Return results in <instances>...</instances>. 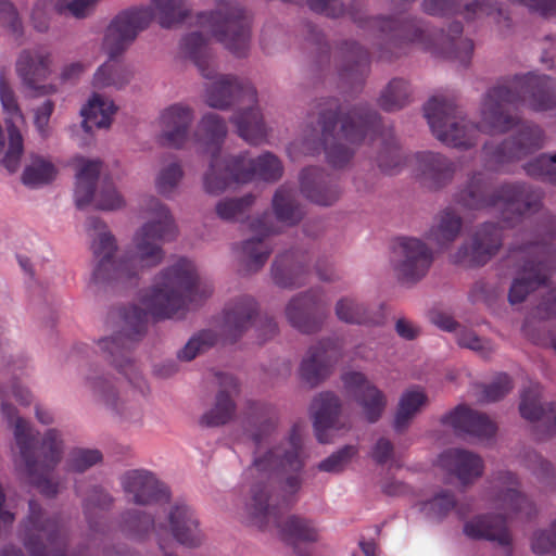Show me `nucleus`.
I'll use <instances>...</instances> for the list:
<instances>
[{"mask_svg": "<svg viewBox=\"0 0 556 556\" xmlns=\"http://www.w3.org/2000/svg\"><path fill=\"white\" fill-rule=\"evenodd\" d=\"M526 105L535 112L556 108V80L547 75L527 73L500 80L490 88L480 106V121L470 123L454 98L434 96L425 104V117L433 136L443 144L468 149L479 132L505 134L519 124L509 106Z\"/></svg>", "mask_w": 556, "mask_h": 556, "instance_id": "1", "label": "nucleus"}, {"mask_svg": "<svg viewBox=\"0 0 556 556\" xmlns=\"http://www.w3.org/2000/svg\"><path fill=\"white\" fill-rule=\"evenodd\" d=\"M213 292L210 285L200 281L192 262L180 258L162 270L154 285L141 296L144 308L129 306L119 308L118 330L98 344L105 358L124 375L128 381L139 387L140 377L130 352L147 330L148 316L155 319L172 318L184 313L190 305H198Z\"/></svg>", "mask_w": 556, "mask_h": 556, "instance_id": "2", "label": "nucleus"}, {"mask_svg": "<svg viewBox=\"0 0 556 556\" xmlns=\"http://www.w3.org/2000/svg\"><path fill=\"white\" fill-rule=\"evenodd\" d=\"M148 222L136 232L134 250L119 258H114L117 245L115 238L106 230L105 224L98 217L87 220V230L97 233L91 250L96 262L91 285L132 286L146 269L159 265L164 251L162 244L176 236V226L168 208L156 198H149L143 207Z\"/></svg>", "mask_w": 556, "mask_h": 556, "instance_id": "3", "label": "nucleus"}, {"mask_svg": "<svg viewBox=\"0 0 556 556\" xmlns=\"http://www.w3.org/2000/svg\"><path fill=\"white\" fill-rule=\"evenodd\" d=\"M319 132L313 130L304 139L303 149L307 154L325 152L328 163L333 167H343L353 156V151L342 143H359L365 137L379 140L381 149L377 164L388 175L400 173L406 163L394 134L382 129L379 114L368 104H358L343 113V106L337 98L325 99L319 104Z\"/></svg>", "mask_w": 556, "mask_h": 556, "instance_id": "4", "label": "nucleus"}, {"mask_svg": "<svg viewBox=\"0 0 556 556\" xmlns=\"http://www.w3.org/2000/svg\"><path fill=\"white\" fill-rule=\"evenodd\" d=\"M278 425L275 408L265 403L251 402L244 418V429L255 450L253 462L249 468L255 479L251 497L255 489H262L268 494V504L276 505L281 510L296 502V493L301 490L304 468L302 439L298 427H293L288 440L277 446L263 451L270 444Z\"/></svg>", "mask_w": 556, "mask_h": 556, "instance_id": "5", "label": "nucleus"}, {"mask_svg": "<svg viewBox=\"0 0 556 556\" xmlns=\"http://www.w3.org/2000/svg\"><path fill=\"white\" fill-rule=\"evenodd\" d=\"M181 49L192 60L201 75L212 80L205 92L207 105L224 110L238 104L239 110L231 118L238 135L251 144L264 141L267 129L257 106L255 87L250 81L231 75H218L207 40L201 33L195 31L184 37Z\"/></svg>", "mask_w": 556, "mask_h": 556, "instance_id": "6", "label": "nucleus"}, {"mask_svg": "<svg viewBox=\"0 0 556 556\" xmlns=\"http://www.w3.org/2000/svg\"><path fill=\"white\" fill-rule=\"evenodd\" d=\"M190 14L186 0H152L151 7H134L119 12L110 23L103 40L108 62L93 76L94 88H121L130 79V72L117 60L148 28L153 17L163 28L182 23Z\"/></svg>", "mask_w": 556, "mask_h": 556, "instance_id": "7", "label": "nucleus"}, {"mask_svg": "<svg viewBox=\"0 0 556 556\" xmlns=\"http://www.w3.org/2000/svg\"><path fill=\"white\" fill-rule=\"evenodd\" d=\"M364 26L377 31L380 59L397 58L413 43L422 50L456 60L464 66L470 63L473 53L472 40L462 38L460 22H453L446 34L440 31L435 38L417 18L375 16L369 17Z\"/></svg>", "mask_w": 556, "mask_h": 556, "instance_id": "8", "label": "nucleus"}, {"mask_svg": "<svg viewBox=\"0 0 556 556\" xmlns=\"http://www.w3.org/2000/svg\"><path fill=\"white\" fill-rule=\"evenodd\" d=\"M543 194L526 182H504L492 189V180L483 172H475L453 195L455 204L467 210H497L508 226L539 212Z\"/></svg>", "mask_w": 556, "mask_h": 556, "instance_id": "9", "label": "nucleus"}, {"mask_svg": "<svg viewBox=\"0 0 556 556\" xmlns=\"http://www.w3.org/2000/svg\"><path fill=\"white\" fill-rule=\"evenodd\" d=\"M535 240L514 244L509 248L506 263L516 269L508 301L518 304L528 294L547 283L556 270V247L551 241L556 237V218L545 212L535 229Z\"/></svg>", "mask_w": 556, "mask_h": 556, "instance_id": "10", "label": "nucleus"}, {"mask_svg": "<svg viewBox=\"0 0 556 556\" xmlns=\"http://www.w3.org/2000/svg\"><path fill=\"white\" fill-rule=\"evenodd\" d=\"M1 408L8 419L15 418L14 438L30 483L41 494L48 497L55 496L59 492V485L49 479V475L62 457L63 444L60 432L55 429H49L45 433L41 443L38 444L29 424L25 419L16 417L14 406L3 402Z\"/></svg>", "mask_w": 556, "mask_h": 556, "instance_id": "11", "label": "nucleus"}, {"mask_svg": "<svg viewBox=\"0 0 556 556\" xmlns=\"http://www.w3.org/2000/svg\"><path fill=\"white\" fill-rule=\"evenodd\" d=\"M219 161L213 157L203 176L204 190L212 195L223 193L232 184L248 182L254 178L276 181L281 177L283 170L280 160L269 152L257 159H250L247 153L232 156L220 176L217 175Z\"/></svg>", "mask_w": 556, "mask_h": 556, "instance_id": "12", "label": "nucleus"}, {"mask_svg": "<svg viewBox=\"0 0 556 556\" xmlns=\"http://www.w3.org/2000/svg\"><path fill=\"white\" fill-rule=\"evenodd\" d=\"M247 509L253 525L264 530L276 528L281 539L290 544L313 543L318 540L319 529L313 520L296 515L282 518L281 508L269 505L268 494L262 489H255Z\"/></svg>", "mask_w": 556, "mask_h": 556, "instance_id": "13", "label": "nucleus"}, {"mask_svg": "<svg viewBox=\"0 0 556 556\" xmlns=\"http://www.w3.org/2000/svg\"><path fill=\"white\" fill-rule=\"evenodd\" d=\"M198 24L210 29L212 35L231 53L247 55L250 43V22L243 8L235 1L219 2L216 10L198 15Z\"/></svg>", "mask_w": 556, "mask_h": 556, "instance_id": "14", "label": "nucleus"}, {"mask_svg": "<svg viewBox=\"0 0 556 556\" xmlns=\"http://www.w3.org/2000/svg\"><path fill=\"white\" fill-rule=\"evenodd\" d=\"M544 141L545 135L540 126L525 123L514 136L501 143L483 146L485 167L495 172L502 170L505 165L540 150L544 146Z\"/></svg>", "mask_w": 556, "mask_h": 556, "instance_id": "15", "label": "nucleus"}, {"mask_svg": "<svg viewBox=\"0 0 556 556\" xmlns=\"http://www.w3.org/2000/svg\"><path fill=\"white\" fill-rule=\"evenodd\" d=\"M257 317V303L249 295H243L224 309L222 334L226 341L236 342L252 326H256L261 342H265L278 332V325L271 317Z\"/></svg>", "mask_w": 556, "mask_h": 556, "instance_id": "16", "label": "nucleus"}, {"mask_svg": "<svg viewBox=\"0 0 556 556\" xmlns=\"http://www.w3.org/2000/svg\"><path fill=\"white\" fill-rule=\"evenodd\" d=\"M433 258L432 250L417 238H399L393 247L394 270L403 283L420 281L428 274Z\"/></svg>", "mask_w": 556, "mask_h": 556, "instance_id": "17", "label": "nucleus"}, {"mask_svg": "<svg viewBox=\"0 0 556 556\" xmlns=\"http://www.w3.org/2000/svg\"><path fill=\"white\" fill-rule=\"evenodd\" d=\"M503 240V229L498 224L484 223L475 230L470 243L458 248L453 262L467 267L483 266L498 253Z\"/></svg>", "mask_w": 556, "mask_h": 556, "instance_id": "18", "label": "nucleus"}, {"mask_svg": "<svg viewBox=\"0 0 556 556\" xmlns=\"http://www.w3.org/2000/svg\"><path fill=\"white\" fill-rule=\"evenodd\" d=\"M0 102L5 117L8 134V148L1 160V164L10 173L20 168L22 155L24 154V138L17 124L24 123L23 113L18 106L16 97L3 74H0Z\"/></svg>", "mask_w": 556, "mask_h": 556, "instance_id": "19", "label": "nucleus"}, {"mask_svg": "<svg viewBox=\"0 0 556 556\" xmlns=\"http://www.w3.org/2000/svg\"><path fill=\"white\" fill-rule=\"evenodd\" d=\"M321 298L320 288H312L292 296L286 306L289 324L302 333L317 332L327 316Z\"/></svg>", "mask_w": 556, "mask_h": 556, "instance_id": "20", "label": "nucleus"}, {"mask_svg": "<svg viewBox=\"0 0 556 556\" xmlns=\"http://www.w3.org/2000/svg\"><path fill=\"white\" fill-rule=\"evenodd\" d=\"M121 486L127 500L138 506L168 502L170 492L165 483L146 469H132L121 477Z\"/></svg>", "mask_w": 556, "mask_h": 556, "instance_id": "21", "label": "nucleus"}, {"mask_svg": "<svg viewBox=\"0 0 556 556\" xmlns=\"http://www.w3.org/2000/svg\"><path fill=\"white\" fill-rule=\"evenodd\" d=\"M422 10L433 16H447L460 13L465 20L475 21L491 16L497 24L509 27V15L496 0H473L460 10V0H424Z\"/></svg>", "mask_w": 556, "mask_h": 556, "instance_id": "22", "label": "nucleus"}, {"mask_svg": "<svg viewBox=\"0 0 556 556\" xmlns=\"http://www.w3.org/2000/svg\"><path fill=\"white\" fill-rule=\"evenodd\" d=\"M52 54L46 47L23 50L16 61V73L23 84L40 94L53 93V85H40L51 74Z\"/></svg>", "mask_w": 556, "mask_h": 556, "instance_id": "23", "label": "nucleus"}, {"mask_svg": "<svg viewBox=\"0 0 556 556\" xmlns=\"http://www.w3.org/2000/svg\"><path fill=\"white\" fill-rule=\"evenodd\" d=\"M163 525V534L168 533L173 539L186 547H198L203 541L199 519L194 510L185 502L177 501L170 505L166 521Z\"/></svg>", "mask_w": 556, "mask_h": 556, "instance_id": "24", "label": "nucleus"}, {"mask_svg": "<svg viewBox=\"0 0 556 556\" xmlns=\"http://www.w3.org/2000/svg\"><path fill=\"white\" fill-rule=\"evenodd\" d=\"M311 256L306 251L289 250L278 254L271 265V279L282 289H298L307 283Z\"/></svg>", "mask_w": 556, "mask_h": 556, "instance_id": "25", "label": "nucleus"}, {"mask_svg": "<svg viewBox=\"0 0 556 556\" xmlns=\"http://www.w3.org/2000/svg\"><path fill=\"white\" fill-rule=\"evenodd\" d=\"M342 381L346 391L362 407L365 419L370 424L377 422L387 406V399L383 392L370 383L364 374L358 371L344 374Z\"/></svg>", "mask_w": 556, "mask_h": 556, "instance_id": "26", "label": "nucleus"}, {"mask_svg": "<svg viewBox=\"0 0 556 556\" xmlns=\"http://www.w3.org/2000/svg\"><path fill=\"white\" fill-rule=\"evenodd\" d=\"M340 349L339 342L333 339L321 340L312 346L301 363V378L312 387L317 386L329 376L340 356Z\"/></svg>", "mask_w": 556, "mask_h": 556, "instance_id": "27", "label": "nucleus"}, {"mask_svg": "<svg viewBox=\"0 0 556 556\" xmlns=\"http://www.w3.org/2000/svg\"><path fill=\"white\" fill-rule=\"evenodd\" d=\"M415 160L420 181L430 190L450 185L457 170L456 163L439 152H417Z\"/></svg>", "mask_w": 556, "mask_h": 556, "instance_id": "28", "label": "nucleus"}, {"mask_svg": "<svg viewBox=\"0 0 556 556\" xmlns=\"http://www.w3.org/2000/svg\"><path fill=\"white\" fill-rule=\"evenodd\" d=\"M269 219L270 215L265 213L250 224L254 237L245 240L241 247L243 262L249 271L261 269L274 250L269 239L270 235L274 233V229L268 224Z\"/></svg>", "mask_w": 556, "mask_h": 556, "instance_id": "29", "label": "nucleus"}, {"mask_svg": "<svg viewBox=\"0 0 556 556\" xmlns=\"http://www.w3.org/2000/svg\"><path fill=\"white\" fill-rule=\"evenodd\" d=\"M300 187L306 199L323 206L332 205L341 194L337 178L316 166H309L302 170Z\"/></svg>", "mask_w": 556, "mask_h": 556, "instance_id": "30", "label": "nucleus"}, {"mask_svg": "<svg viewBox=\"0 0 556 556\" xmlns=\"http://www.w3.org/2000/svg\"><path fill=\"white\" fill-rule=\"evenodd\" d=\"M464 533L473 540H486L504 548L505 556H513V538L507 518L502 515L486 514L478 516L464 526Z\"/></svg>", "mask_w": 556, "mask_h": 556, "instance_id": "31", "label": "nucleus"}, {"mask_svg": "<svg viewBox=\"0 0 556 556\" xmlns=\"http://www.w3.org/2000/svg\"><path fill=\"white\" fill-rule=\"evenodd\" d=\"M441 422L452 427L457 434H468L478 439H490L497 430L496 425L485 414L463 404L443 415Z\"/></svg>", "mask_w": 556, "mask_h": 556, "instance_id": "32", "label": "nucleus"}, {"mask_svg": "<svg viewBox=\"0 0 556 556\" xmlns=\"http://www.w3.org/2000/svg\"><path fill=\"white\" fill-rule=\"evenodd\" d=\"M193 121L191 108L176 103L165 109L160 117V141L163 146L181 149L189 138L190 125Z\"/></svg>", "mask_w": 556, "mask_h": 556, "instance_id": "33", "label": "nucleus"}, {"mask_svg": "<svg viewBox=\"0 0 556 556\" xmlns=\"http://www.w3.org/2000/svg\"><path fill=\"white\" fill-rule=\"evenodd\" d=\"M314 430L320 443H330L329 431L345 428L340 422L341 404L339 397L332 392H321L312 402Z\"/></svg>", "mask_w": 556, "mask_h": 556, "instance_id": "34", "label": "nucleus"}, {"mask_svg": "<svg viewBox=\"0 0 556 556\" xmlns=\"http://www.w3.org/2000/svg\"><path fill=\"white\" fill-rule=\"evenodd\" d=\"M219 390L214 406L201 417V425L218 427L227 424L235 415L233 396L239 392L237 379L229 374L216 372Z\"/></svg>", "mask_w": 556, "mask_h": 556, "instance_id": "35", "label": "nucleus"}, {"mask_svg": "<svg viewBox=\"0 0 556 556\" xmlns=\"http://www.w3.org/2000/svg\"><path fill=\"white\" fill-rule=\"evenodd\" d=\"M227 135V125L225 121L215 113L205 114L195 130L194 137L199 144H201L206 152H211V161L213 157L218 159L219 168L217 169V175L220 176L226 166L227 162L232 156L222 157L219 155L220 148L224 143V140ZM212 162H210L211 164Z\"/></svg>", "mask_w": 556, "mask_h": 556, "instance_id": "36", "label": "nucleus"}, {"mask_svg": "<svg viewBox=\"0 0 556 556\" xmlns=\"http://www.w3.org/2000/svg\"><path fill=\"white\" fill-rule=\"evenodd\" d=\"M500 491L496 495L498 508L504 509L508 516L523 514L527 518L535 515L534 504L518 490L519 482L510 471L500 472L496 478Z\"/></svg>", "mask_w": 556, "mask_h": 556, "instance_id": "37", "label": "nucleus"}, {"mask_svg": "<svg viewBox=\"0 0 556 556\" xmlns=\"http://www.w3.org/2000/svg\"><path fill=\"white\" fill-rule=\"evenodd\" d=\"M114 497L101 485L91 486L83 500V510L92 534H108L110 525L104 516L113 504Z\"/></svg>", "mask_w": 556, "mask_h": 556, "instance_id": "38", "label": "nucleus"}, {"mask_svg": "<svg viewBox=\"0 0 556 556\" xmlns=\"http://www.w3.org/2000/svg\"><path fill=\"white\" fill-rule=\"evenodd\" d=\"M343 64L339 68V77L343 84L353 89L361 88L369 67V52L357 42H344L340 48Z\"/></svg>", "mask_w": 556, "mask_h": 556, "instance_id": "39", "label": "nucleus"}, {"mask_svg": "<svg viewBox=\"0 0 556 556\" xmlns=\"http://www.w3.org/2000/svg\"><path fill=\"white\" fill-rule=\"evenodd\" d=\"M440 465L453 473L463 484H469L483 473L482 458L469 451L451 448L439 458Z\"/></svg>", "mask_w": 556, "mask_h": 556, "instance_id": "40", "label": "nucleus"}, {"mask_svg": "<svg viewBox=\"0 0 556 556\" xmlns=\"http://www.w3.org/2000/svg\"><path fill=\"white\" fill-rule=\"evenodd\" d=\"M542 387L540 383H530L521 393L519 412L522 418L529 421H542L547 432L556 431V405L541 402Z\"/></svg>", "mask_w": 556, "mask_h": 556, "instance_id": "41", "label": "nucleus"}, {"mask_svg": "<svg viewBox=\"0 0 556 556\" xmlns=\"http://www.w3.org/2000/svg\"><path fill=\"white\" fill-rule=\"evenodd\" d=\"M118 529L122 533L134 539H143L151 531H153L157 539L161 548L162 544L163 525L156 523L153 516L139 508H129L119 515Z\"/></svg>", "mask_w": 556, "mask_h": 556, "instance_id": "42", "label": "nucleus"}, {"mask_svg": "<svg viewBox=\"0 0 556 556\" xmlns=\"http://www.w3.org/2000/svg\"><path fill=\"white\" fill-rule=\"evenodd\" d=\"M78 168L75 185V204L78 208L89 205L94 199L96 185L98 182L102 162L99 160H87L77 157Z\"/></svg>", "mask_w": 556, "mask_h": 556, "instance_id": "43", "label": "nucleus"}, {"mask_svg": "<svg viewBox=\"0 0 556 556\" xmlns=\"http://www.w3.org/2000/svg\"><path fill=\"white\" fill-rule=\"evenodd\" d=\"M462 228L463 218L453 208L446 207L434 218L427 239L440 248H447L458 238Z\"/></svg>", "mask_w": 556, "mask_h": 556, "instance_id": "44", "label": "nucleus"}, {"mask_svg": "<svg viewBox=\"0 0 556 556\" xmlns=\"http://www.w3.org/2000/svg\"><path fill=\"white\" fill-rule=\"evenodd\" d=\"M336 315L341 321L355 325H380L384 319L382 307L371 313L353 298L340 299L336 304Z\"/></svg>", "mask_w": 556, "mask_h": 556, "instance_id": "45", "label": "nucleus"}, {"mask_svg": "<svg viewBox=\"0 0 556 556\" xmlns=\"http://www.w3.org/2000/svg\"><path fill=\"white\" fill-rule=\"evenodd\" d=\"M273 210L277 220L288 226L298 225L303 216L304 210L296 200L294 188L281 186L273 198Z\"/></svg>", "mask_w": 556, "mask_h": 556, "instance_id": "46", "label": "nucleus"}, {"mask_svg": "<svg viewBox=\"0 0 556 556\" xmlns=\"http://www.w3.org/2000/svg\"><path fill=\"white\" fill-rule=\"evenodd\" d=\"M115 112L116 106L112 101L94 93L81 109L83 128L87 132H90L93 128H108Z\"/></svg>", "mask_w": 556, "mask_h": 556, "instance_id": "47", "label": "nucleus"}, {"mask_svg": "<svg viewBox=\"0 0 556 556\" xmlns=\"http://www.w3.org/2000/svg\"><path fill=\"white\" fill-rule=\"evenodd\" d=\"M427 400L426 393L419 388L405 391L400 399L394 418L395 431H404L415 415L426 405Z\"/></svg>", "mask_w": 556, "mask_h": 556, "instance_id": "48", "label": "nucleus"}, {"mask_svg": "<svg viewBox=\"0 0 556 556\" xmlns=\"http://www.w3.org/2000/svg\"><path fill=\"white\" fill-rule=\"evenodd\" d=\"M421 511L431 520L441 521L452 510H456L460 518L466 516V511L457 506V502L452 492L447 490L440 491L432 498L421 503Z\"/></svg>", "mask_w": 556, "mask_h": 556, "instance_id": "49", "label": "nucleus"}, {"mask_svg": "<svg viewBox=\"0 0 556 556\" xmlns=\"http://www.w3.org/2000/svg\"><path fill=\"white\" fill-rule=\"evenodd\" d=\"M55 166L45 157L31 154L30 162L24 168L22 181L25 186L36 188L50 184L56 176Z\"/></svg>", "mask_w": 556, "mask_h": 556, "instance_id": "50", "label": "nucleus"}, {"mask_svg": "<svg viewBox=\"0 0 556 556\" xmlns=\"http://www.w3.org/2000/svg\"><path fill=\"white\" fill-rule=\"evenodd\" d=\"M412 90L409 84L401 78L392 79L381 92L378 103L387 112L399 111L409 103Z\"/></svg>", "mask_w": 556, "mask_h": 556, "instance_id": "51", "label": "nucleus"}, {"mask_svg": "<svg viewBox=\"0 0 556 556\" xmlns=\"http://www.w3.org/2000/svg\"><path fill=\"white\" fill-rule=\"evenodd\" d=\"M87 383L99 401L116 414L127 417L125 408L118 403L117 389L111 379L103 376H88Z\"/></svg>", "mask_w": 556, "mask_h": 556, "instance_id": "52", "label": "nucleus"}, {"mask_svg": "<svg viewBox=\"0 0 556 556\" xmlns=\"http://www.w3.org/2000/svg\"><path fill=\"white\" fill-rule=\"evenodd\" d=\"M523 168L528 176L556 185V153L540 154Z\"/></svg>", "mask_w": 556, "mask_h": 556, "instance_id": "53", "label": "nucleus"}, {"mask_svg": "<svg viewBox=\"0 0 556 556\" xmlns=\"http://www.w3.org/2000/svg\"><path fill=\"white\" fill-rule=\"evenodd\" d=\"M455 338L460 348L469 349L483 358L490 357L495 351L489 339L479 337L472 329L464 326L457 329Z\"/></svg>", "mask_w": 556, "mask_h": 556, "instance_id": "54", "label": "nucleus"}, {"mask_svg": "<svg viewBox=\"0 0 556 556\" xmlns=\"http://www.w3.org/2000/svg\"><path fill=\"white\" fill-rule=\"evenodd\" d=\"M255 198L245 194L241 198L224 199L216 204V214L224 220H237L243 217L253 205Z\"/></svg>", "mask_w": 556, "mask_h": 556, "instance_id": "55", "label": "nucleus"}, {"mask_svg": "<svg viewBox=\"0 0 556 556\" xmlns=\"http://www.w3.org/2000/svg\"><path fill=\"white\" fill-rule=\"evenodd\" d=\"M217 342V334L213 330H202L192 337L182 350L178 352V358L192 361L197 355Z\"/></svg>", "mask_w": 556, "mask_h": 556, "instance_id": "56", "label": "nucleus"}, {"mask_svg": "<svg viewBox=\"0 0 556 556\" xmlns=\"http://www.w3.org/2000/svg\"><path fill=\"white\" fill-rule=\"evenodd\" d=\"M182 177L184 170L181 165L177 162L172 163L162 168L159 173L155 180L156 190L164 197H170L178 187Z\"/></svg>", "mask_w": 556, "mask_h": 556, "instance_id": "57", "label": "nucleus"}, {"mask_svg": "<svg viewBox=\"0 0 556 556\" xmlns=\"http://www.w3.org/2000/svg\"><path fill=\"white\" fill-rule=\"evenodd\" d=\"M357 453V446L345 445L321 460L318 464V469L324 472H341Z\"/></svg>", "mask_w": 556, "mask_h": 556, "instance_id": "58", "label": "nucleus"}, {"mask_svg": "<svg viewBox=\"0 0 556 556\" xmlns=\"http://www.w3.org/2000/svg\"><path fill=\"white\" fill-rule=\"evenodd\" d=\"M98 2L99 0H56L54 9L61 15L85 18L94 11Z\"/></svg>", "mask_w": 556, "mask_h": 556, "instance_id": "59", "label": "nucleus"}, {"mask_svg": "<svg viewBox=\"0 0 556 556\" xmlns=\"http://www.w3.org/2000/svg\"><path fill=\"white\" fill-rule=\"evenodd\" d=\"M102 459V454L98 450H74L68 458V470L75 472H84L91 466L98 464Z\"/></svg>", "mask_w": 556, "mask_h": 556, "instance_id": "60", "label": "nucleus"}, {"mask_svg": "<svg viewBox=\"0 0 556 556\" xmlns=\"http://www.w3.org/2000/svg\"><path fill=\"white\" fill-rule=\"evenodd\" d=\"M531 548L538 555L556 553V520L551 523L549 530H540L533 534Z\"/></svg>", "mask_w": 556, "mask_h": 556, "instance_id": "61", "label": "nucleus"}, {"mask_svg": "<svg viewBox=\"0 0 556 556\" xmlns=\"http://www.w3.org/2000/svg\"><path fill=\"white\" fill-rule=\"evenodd\" d=\"M513 389V382L508 375L501 374L494 381L483 387L481 400L483 402H496L503 399Z\"/></svg>", "mask_w": 556, "mask_h": 556, "instance_id": "62", "label": "nucleus"}, {"mask_svg": "<svg viewBox=\"0 0 556 556\" xmlns=\"http://www.w3.org/2000/svg\"><path fill=\"white\" fill-rule=\"evenodd\" d=\"M124 200L111 182H104L96 198V208L113 211L122 207Z\"/></svg>", "mask_w": 556, "mask_h": 556, "instance_id": "63", "label": "nucleus"}, {"mask_svg": "<svg viewBox=\"0 0 556 556\" xmlns=\"http://www.w3.org/2000/svg\"><path fill=\"white\" fill-rule=\"evenodd\" d=\"M0 23L8 27L16 37L23 34V25L17 11L8 0H0Z\"/></svg>", "mask_w": 556, "mask_h": 556, "instance_id": "64", "label": "nucleus"}]
</instances>
